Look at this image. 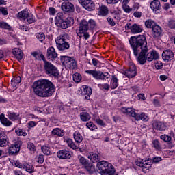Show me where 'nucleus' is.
Returning <instances> with one entry per match:
<instances>
[{
	"instance_id": "obj_48",
	"label": "nucleus",
	"mask_w": 175,
	"mask_h": 175,
	"mask_svg": "<svg viewBox=\"0 0 175 175\" xmlns=\"http://www.w3.org/2000/svg\"><path fill=\"white\" fill-rule=\"evenodd\" d=\"M86 126H87V128L90 129V131H95V129H96V126L95 124H94V123L92 122H87Z\"/></svg>"
},
{
	"instance_id": "obj_63",
	"label": "nucleus",
	"mask_w": 175,
	"mask_h": 175,
	"mask_svg": "<svg viewBox=\"0 0 175 175\" xmlns=\"http://www.w3.org/2000/svg\"><path fill=\"white\" fill-rule=\"evenodd\" d=\"M161 161H162V158H161L160 157H154L152 159L154 163H158V162H161Z\"/></svg>"
},
{
	"instance_id": "obj_36",
	"label": "nucleus",
	"mask_w": 175,
	"mask_h": 175,
	"mask_svg": "<svg viewBox=\"0 0 175 175\" xmlns=\"http://www.w3.org/2000/svg\"><path fill=\"white\" fill-rule=\"evenodd\" d=\"M66 143H67L68 147H70L72 150H79V146H76V144H75V142H73V140H72V139H68L66 140Z\"/></svg>"
},
{
	"instance_id": "obj_55",
	"label": "nucleus",
	"mask_w": 175,
	"mask_h": 175,
	"mask_svg": "<svg viewBox=\"0 0 175 175\" xmlns=\"http://www.w3.org/2000/svg\"><path fill=\"white\" fill-rule=\"evenodd\" d=\"M94 121L98 124V125H100V126H105V125L103 120L99 118H94Z\"/></svg>"
},
{
	"instance_id": "obj_15",
	"label": "nucleus",
	"mask_w": 175,
	"mask_h": 175,
	"mask_svg": "<svg viewBox=\"0 0 175 175\" xmlns=\"http://www.w3.org/2000/svg\"><path fill=\"white\" fill-rule=\"evenodd\" d=\"M57 156L59 159H70L72 158V152L63 149L57 152Z\"/></svg>"
},
{
	"instance_id": "obj_11",
	"label": "nucleus",
	"mask_w": 175,
	"mask_h": 175,
	"mask_svg": "<svg viewBox=\"0 0 175 175\" xmlns=\"http://www.w3.org/2000/svg\"><path fill=\"white\" fill-rule=\"evenodd\" d=\"M137 166L142 167L144 173H148L151 169V160L138 159L135 161Z\"/></svg>"
},
{
	"instance_id": "obj_32",
	"label": "nucleus",
	"mask_w": 175,
	"mask_h": 175,
	"mask_svg": "<svg viewBox=\"0 0 175 175\" xmlns=\"http://www.w3.org/2000/svg\"><path fill=\"white\" fill-rule=\"evenodd\" d=\"M160 139L166 143H169L170 147H173V142H172V137L168 135H162L160 136Z\"/></svg>"
},
{
	"instance_id": "obj_49",
	"label": "nucleus",
	"mask_w": 175,
	"mask_h": 175,
	"mask_svg": "<svg viewBox=\"0 0 175 175\" xmlns=\"http://www.w3.org/2000/svg\"><path fill=\"white\" fill-rule=\"evenodd\" d=\"M15 132L18 136H27V132L21 129H16Z\"/></svg>"
},
{
	"instance_id": "obj_2",
	"label": "nucleus",
	"mask_w": 175,
	"mask_h": 175,
	"mask_svg": "<svg viewBox=\"0 0 175 175\" xmlns=\"http://www.w3.org/2000/svg\"><path fill=\"white\" fill-rule=\"evenodd\" d=\"M33 92L40 98H50L55 92V85L49 79H40L32 85Z\"/></svg>"
},
{
	"instance_id": "obj_64",
	"label": "nucleus",
	"mask_w": 175,
	"mask_h": 175,
	"mask_svg": "<svg viewBox=\"0 0 175 175\" xmlns=\"http://www.w3.org/2000/svg\"><path fill=\"white\" fill-rule=\"evenodd\" d=\"M153 105L156 106V107H159V106H161V102H159L158 99H154Z\"/></svg>"
},
{
	"instance_id": "obj_21",
	"label": "nucleus",
	"mask_w": 175,
	"mask_h": 175,
	"mask_svg": "<svg viewBox=\"0 0 175 175\" xmlns=\"http://www.w3.org/2000/svg\"><path fill=\"white\" fill-rule=\"evenodd\" d=\"M146 61L151 62V61H155L159 58V55L157 51H152L146 54Z\"/></svg>"
},
{
	"instance_id": "obj_5",
	"label": "nucleus",
	"mask_w": 175,
	"mask_h": 175,
	"mask_svg": "<svg viewBox=\"0 0 175 175\" xmlns=\"http://www.w3.org/2000/svg\"><path fill=\"white\" fill-rule=\"evenodd\" d=\"M98 172L101 175H113L116 173L114 166L107 161H101L97 163Z\"/></svg>"
},
{
	"instance_id": "obj_19",
	"label": "nucleus",
	"mask_w": 175,
	"mask_h": 175,
	"mask_svg": "<svg viewBox=\"0 0 175 175\" xmlns=\"http://www.w3.org/2000/svg\"><path fill=\"white\" fill-rule=\"evenodd\" d=\"M152 35L154 39H158L162 36V27L161 26L156 25L152 29Z\"/></svg>"
},
{
	"instance_id": "obj_47",
	"label": "nucleus",
	"mask_w": 175,
	"mask_h": 175,
	"mask_svg": "<svg viewBox=\"0 0 175 175\" xmlns=\"http://www.w3.org/2000/svg\"><path fill=\"white\" fill-rule=\"evenodd\" d=\"M8 118L11 120V121H16V120H18V115L16 113H9Z\"/></svg>"
},
{
	"instance_id": "obj_34",
	"label": "nucleus",
	"mask_w": 175,
	"mask_h": 175,
	"mask_svg": "<svg viewBox=\"0 0 175 175\" xmlns=\"http://www.w3.org/2000/svg\"><path fill=\"white\" fill-rule=\"evenodd\" d=\"M73 136L76 143H81L83 142V136L79 132L75 131Z\"/></svg>"
},
{
	"instance_id": "obj_62",
	"label": "nucleus",
	"mask_w": 175,
	"mask_h": 175,
	"mask_svg": "<svg viewBox=\"0 0 175 175\" xmlns=\"http://www.w3.org/2000/svg\"><path fill=\"white\" fill-rule=\"evenodd\" d=\"M49 12H50V14H51L52 16H54L55 14V13H57V10H55V8H54L53 7H50Z\"/></svg>"
},
{
	"instance_id": "obj_16",
	"label": "nucleus",
	"mask_w": 175,
	"mask_h": 175,
	"mask_svg": "<svg viewBox=\"0 0 175 175\" xmlns=\"http://www.w3.org/2000/svg\"><path fill=\"white\" fill-rule=\"evenodd\" d=\"M137 72L136 71V66H135V64H131L129 69L126 70L123 72V75L124 76H126V77H135L136 76Z\"/></svg>"
},
{
	"instance_id": "obj_3",
	"label": "nucleus",
	"mask_w": 175,
	"mask_h": 175,
	"mask_svg": "<svg viewBox=\"0 0 175 175\" xmlns=\"http://www.w3.org/2000/svg\"><path fill=\"white\" fill-rule=\"evenodd\" d=\"M95 27H96V23L94 19H90L88 21L83 19L79 23L77 33L79 38H84L87 40L90 38V34L87 31L94 29Z\"/></svg>"
},
{
	"instance_id": "obj_4",
	"label": "nucleus",
	"mask_w": 175,
	"mask_h": 175,
	"mask_svg": "<svg viewBox=\"0 0 175 175\" xmlns=\"http://www.w3.org/2000/svg\"><path fill=\"white\" fill-rule=\"evenodd\" d=\"M55 24L59 28L66 29L75 24V19L72 17H68L64 20L62 13H58L55 17Z\"/></svg>"
},
{
	"instance_id": "obj_26",
	"label": "nucleus",
	"mask_w": 175,
	"mask_h": 175,
	"mask_svg": "<svg viewBox=\"0 0 175 175\" xmlns=\"http://www.w3.org/2000/svg\"><path fill=\"white\" fill-rule=\"evenodd\" d=\"M23 170H25V172H27V173L32 174L33 172H35V167L32 164H31V163L24 162Z\"/></svg>"
},
{
	"instance_id": "obj_12",
	"label": "nucleus",
	"mask_w": 175,
	"mask_h": 175,
	"mask_svg": "<svg viewBox=\"0 0 175 175\" xmlns=\"http://www.w3.org/2000/svg\"><path fill=\"white\" fill-rule=\"evenodd\" d=\"M79 94L84 96V99L90 100L91 94H92V89L88 85H83L79 90Z\"/></svg>"
},
{
	"instance_id": "obj_46",
	"label": "nucleus",
	"mask_w": 175,
	"mask_h": 175,
	"mask_svg": "<svg viewBox=\"0 0 175 175\" xmlns=\"http://www.w3.org/2000/svg\"><path fill=\"white\" fill-rule=\"evenodd\" d=\"M36 38L40 41L43 42L46 39V35L43 33H37L36 34Z\"/></svg>"
},
{
	"instance_id": "obj_53",
	"label": "nucleus",
	"mask_w": 175,
	"mask_h": 175,
	"mask_svg": "<svg viewBox=\"0 0 175 175\" xmlns=\"http://www.w3.org/2000/svg\"><path fill=\"white\" fill-rule=\"evenodd\" d=\"M0 27L1 28H4V29H8V31H10V25H9V24L5 22L3 23L0 22Z\"/></svg>"
},
{
	"instance_id": "obj_59",
	"label": "nucleus",
	"mask_w": 175,
	"mask_h": 175,
	"mask_svg": "<svg viewBox=\"0 0 175 175\" xmlns=\"http://www.w3.org/2000/svg\"><path fill=\"white\" fill-rule=\"evenodd\" d=\"M107 21L109 23V25H111V27H114V25H116V22L110 16L107 18Z\"/></svg>"
},
{
	"instance_id": "obj_52",
	"label": "nucleus",
	"mask_w": 175,
	"mask_h": 175,
	"mask_svg": "<svg viewBox=\"0 0 175 175\" xmlns=\"http://www.w3.org/2000/svg\"><path fill=\"white\" fill-rule=\"evenodd\" d=\"M14 166H16V167H18V169H23L24 168V162L23 163H21L20 161H14Z\"/></svg>"
},
{
	"instance_id": "obj_23",
	"label": "nucleus",
	"mask_w": 175,
	"mask_h": 175,
	"mask_svg": "<svg viewBox=\"0 0 175 175\" xmlns=\"http://www.w3.org/2000/svg\"><path fill=\"white\" fill-rule=\"evenodd\" d=\"M150 8L153 12H158V10H161L162 9L159 0L152 1L150 3Z\"/></svg>"
},
{
	"instance_id": "obj_25",
	"label": "nucleus",
	"mask_w": 175,
	"mask_h": 175,
	"mask_svg": "<svg viewBox=\"0 0 175 175\" xmlns=\"http://www.w3.org/2000/svg\"><path fill=\"white\" fill-rule=\"evenodd\" d=\"M88 159H90V161L93 163H96V162H98V161L100 160V157H99V155H98V154H96L94 152H91L88 153Z\"/></svg>"
},
{
	"instance_id": "obj_10",
	"label": "nucleus",
	"mask_w": 175,
	"mask_h": 175,
	"mask_svg": "<svg viewBox=\"0 0 175 175\" xmlns=\"http://www.w3.org/2000/svg\"><path fill=\"white\" fill-rule=\"evenodd\" d=\"M62 61V64L68 68V69H76L77 68V62L75 59V58L69 57V56H61L60 58Z\"/></svg>"
},
{
	"instance_id": "obj_7",
	"label": "nucleus",
	"mask_w": 175,
	"mask_h": 175,
	"mask_svg": "<svg viewBox=\"0 0 175 175\" xmlns=\"http://www.w3.org/2000/svg\"><path fill=\"white\" fill-rule=\"evenodd\" d=\"M69 40V35L68 33H64L59 36L55 40L56 46L60 51H64L65 50H69L70 44L68 42Z\"/></svg>"
},
{
	"instance_id": "obj_17",
	"label": "nucleus",
	"mask_w": 175,
	"mask_h": 175,
	"mask_svg": "<svg viewBox=\"0 0 175 175\" xmlns=\"http://www.w3.org/2000/svg\"><path fill=\"white\" fill-rule=\"evenodd\" d=\"M162 58L165 62H169L174 58V53L170 49L164 51L162 53Z\"/></svg>"
},
{
	"instance_id": "obj_51",
	"label": "nucleus",
	"mask_w": 175,
	"mask_h": 175,
	"mask_svg": "<svg viewBox=\"0 0 175 175\" xmlns=\"http://www.w3.org/2000/svg\"><path fill=\"white\" fill-rule=\"evenodd\" d=\"M3 14V16H8L9 14V11H8V8L4 7H0V14Z\"/></svg>"
},
{
	"instance_id": "obj_39",
	"label": "nucleus",
	"mask_w": 175,
	"mask_h": 175,
	"mask_svg": "<svg viewBox=\"0 0 175 175\" xmlns=\"http://www.w3.org/2000/svg\"><path fill=\"white\" fill-rule=\"evenodd\" d=\"M155 25H157V24H155V21L151 19L147 20L145 22V26L146 27V28H152V29L154 27H155Z\"/></svg>"
},
{
	"instance_id": "obj_27",
	"label": "nucleus",
	"mask_w": 175,
	"mask_h": 175,
	"mask_svg": "<svg viewBox=\"0 0 175 175\" xmlns=\"http://www.w3.org/2000/svg\"><path fill=\"white\" fill-rule=\"evenodd\" d=\"M12 54L14 55V57H16L18 61H21V59H23V51H21L20 49H14L12 51Z\"/></svg>"
},
{
	"instance_id": "obj_60",
	"label": "nucleus",
	"mask_w": 175,
	"mask_h": 175,
	"mask_svg": "<svg viewBox=\"0 0 175 175\" xmlns=\"http://www.w3.org/2000/svg\"><path fill=\"white\" fill-rule=\"evenodd\" d=\"M37 162H38V163H43L44 162V156H43V154H40Z\"/></svg>"
},
{
	"instance_id": "obj_57",
	"label": "nucleus",
	"mask_w": 175,
	"mask_h": 175,
	"mask_svg": "<svg viewBox=\"0 0 175 175\" xmlns=\"http://www.w3.org/2000/svg\"><path fill=\"white\" fill-rule=\"evenodd\" d=\"M19 29H21V31H25V32H28V31H29V27L27 25H20Z\"/></svg>"
},
{
	"instance_id": "obj_45",
	"label": "nucleus",
	"mask_w": 175,
	"mask_h": 175,
	"mask_svg": "<svg viewBox=\"0 0 175 175\" xmlns=\"http://www.w3.org/2000/svg\"><path fill=\"white\" fill-rule=\"evenodd\" d=\"M73 81L75 83H80L81 81V75L80 73L76 72L75 74L73 75Z\"/></svg>"
},
{
	"instance_id": "obj_13",
	"label": "nucleus",
	"mask_w": 175,
	"mask_h": 175,
	"mask_svg": "<svg viewBox=\"0 0 175 175\" xmlns=\"http://www.w3.org/2000/svg\"><path fill=\"white\" fill-rule=\"evenodd\" d=\"M79 3L82 5L83 8H84L86 10L89 12H92V10H95V3L92 0H78Z\"/></svg>"
},
{
	"instance_id": "obj_18",
	"label": "nucleus",
	"mask_w": 175,
	"mask_h": 175,
	"mask_svg": "<svg viewBox=\"0 0 175 175\" xmlns=\"http://www.w3.org/2000/svg\"><path fill=\"white\" fill-rule=\"evenodd\" d=\"M152 127L156 131H166L167 126L163 122L154 120L152 123Z\"/></svg>"
},
{
	"instance_id": "obj_24",
	"label": "nucleus",
	"mask_w": 175,
	"mask_h": 175,
	"mask_svg": "<svg viewBox=\"0 0 175 175\" xmlns=\"http://www.w3.org/2000/svg\"><path fill=\"white\" fill-rule=\"evenodd\" d=\"M83 168L85 170V172L89 174H94V173L96 172L95 165H94V164L90 161L85 165H84Z\"/></svg>"
},
{
	"instance_id": "obj_61",
	"label": "nucleus",
	"mask_w": 175,
	"mask_h": 175,
	"mask_svg": "<svg viewBox=\"0 0 175 175\" xmlns=\"http://www.w3.org/2000/svg\"><path fill=\"white\" fill-rule=\"evenodd\" d=\"M142 14H143V13H142V12H137V11H135L133 13L134 17H136L137 18H140V17H142Z\"/></svg>"
},
{
	"instance_id": "obj_33",
	"label": "nucleus",
	"mask_w": 175,
	"mask_h": 175,
	"mask_svg": "<svg viewBox=\"0 0 175 175\" xmlns=\"http://www.w3.org/2000/svg\"><path fill=\"white\" fill-rule=\"evenodd\" d=\"M117 87H118V79L116 75H113L111 80V90H116Z\"/></svg>"
},
{
	"instance_id": "obj_58",
	"label": "nucleus",
	"mask_w": 175,
	"mask_h": 175,
	"mask_svg": "<svg viewBox=\"0 0 175 175\" xmlns=\"http://www.w3.org/2000/svg\"><path fill=\"white\" fill-rule=\"evenodd\" d=\"M27 148L29 150V151H35L36 150L35 144H33V143H31V142L28 143Z\"/></svg>"
},
{
	"instance_id": "obj_22",
	"label": "nucleus",
	"mask_w": 175,
	"mask_h": 175,
	"mask_svg": "<svg viewBox=\"0 0 175 175\" xmlns=\"http://www.w3.org/2000/svg\"><path fill=\"white\" fill-rule=\"evenodd\" d=\"M62 10L63 12H73L75 6L71 3L66 1L62 3Z\"/></svg>"
},
{
	"instance_id": "obj_43",
	"label": "nucleus",
	"mask_w": 175,
	"mask_h": 175,
	"mask_svg": "<svg viewBox=\"0 0 175 175\" xmlns=\"http://www.w3.org/2000/svg\"><path fill=\"white\" fill-rule=\"evenodd\" d=\"M20 83H21V78L20 77H17L12 80L11 84L13 87H16L18 84H20Z\"/></svg>"
},
{
	"instance_id": "obj_41",
	"label": "nucleus",
	"mask_w": 175,
	"mask_h": 175,
	"mask_svg": "<svg viewBox=\"0 0 175 175\" xmlns=\"http://www.w3.org/2000/svg\"><path fill=\"white\" fill-rule=\"evenodd\" d=\"M152 143V146L154 147V148H155V150H162V146H161L159 140L154 139Z\"/></svg>"
},
{
	"instance_id": "obj_28",
	"label": "nucleus",
	"mask_w": 175,
	"mask_h": 175,
	"mask_svg": "<svg viewBox=\"0 0 175 175\" xmlns=\"http://www.w3.org/2000/svg\"><path fill=\"white\" fill-rule=\"evenodd\" d=\"M141 32H143V27L136 23L132 25V27H131L132 33H140Z\"/></svg>"
},
{
	"instance_id": "obj_6",
	"label": "nucleus",
	"mask_w": 175,
	"mask_h": 175,
	"mask_svg": "<svg viewBox=\"0 0 175 175\" xmlns=\"http://www.w3.org/2000/svg\"><path fill=\"white\" fill-rule=\"evenodd\" d=\"M120 111L123 114H126L127 116H130L131 117H133L136 121H144V122H147L148 121V116L146 115V113H137L135 111V109L132 107H122Z\"/></svg>"
},
{
	"instance_id": "obj_30",
	"label": "nucleus",
	"mask_w": 175,
	"mask_h": 175,
	"mask_svg": "<svg viewBox=\"0 0 175 175\" xmlns=\"http://www.w3.org/2000/svg\"><path fill=\"white\" fill-rule=\"evenodd\" d=\"M0 121L4 126H10L12 125V122L9 120L6 117H5V114L1 113V117L0 118Z\"/></svg>"
},
{
	"instance_id": "obj_20",
	"label": "nucleus",
	"mask_w": 175,
	"mask_h": 175,
	"mask_svg": "<svg viewBox=\"0 0 175 175\" xmlns=\"http://www.w3.org/2000/svg\"><path fill=\"white\" fill-rule=\"evenodd\" d=\"M57 57L58 53H57V52L55 51V49H54V47L51 46L47 49V59H50L51 61H52V59H55V58H57Z\"/></svg>"
},
{
	"instance_id": "obj_40",
	"label": "nucleus",
	"mask_w": 175,
	"mask_h": 175,
	"mask_svg": "<svg viewBox=\"0 0 175 175\" xmlns=\"http://www.w3.org/2000/svg\"><path fill=\"white\" fill-rule=\"evenodd\" d=\"M52 135L55 136H64V131L60 129L56 128L52 131Z\"/></svg>"
},
{
	"instance_id": "obj_54",
	"label": "nucleus",
	"mask_w": 175,
	"mask_h": 175,
	"mask_svg": "<svg viewBox=\"0 0 175 175\" xmlns=\"http://www.w3.org/2000/svg\"><path fill=\"white\" fill-rule=\"evenodd\" d=\"M140 8V4L139 3H135L131 8L132 12H137Z\"/></svg>"
},
{
	"instance_id": "obj_14",
	"label": "nucleus",
	"mask_w": 175,
	"mask_h": 175,
	"mask_svg": "<svg viewBox=\"0 0 175 175\" xmlns=\"http://www.w3.org/2000/svg\"><path fill=\"white\" fill-rule=\"evenodd\" d=\"M21 144H23L21 141H17L14 144H12L8 150L10 155H17V153L20 152V147H21Z\"/></svg>"
},
{
	"instance_id": "obj_9",
	"label": "nucleus",
	"mask_w": 175,
	"mask_h": 175,
	"mask_svg": "<svg viewBox=\"0 0 175 175\" xmlns=\"http://www.w3.org/2000/svg\"><path fill=\"white\" fill-rule=\"evenodd\" d=\"M85 73L90 75L96 80H106L110 77V75L107 72H102L100 70H88Z\"/></svg>"
},
{
	"instance_id": "obj_1",
	"label": "nucleus",
	"mask_w": 175,
	"mask_h": 175,
	"mask_svg": "<svg viewBox=\"0 0 175 175\" xmlns=\"http://www.w3.org/2000/svg\"><path fill=\"white\" fill-rule=\"evenodd\" d=\"M130 46L135 57L140 65H144L147 62L146 54L148 53L147 38L144 36H131L129 40Z\"/></svg>"
},
{
	"instance_id": "obj_38",
	"label": "nucleus",
	"mask_w": 175,
	"mask_h": 175,
	"mask_svg": "<svg viewBox=\"0 0 175 175\" xmlns=\"http://www.w3.org/2000/svg\"><path fill=\"white\" fill-rule=\"evenodd\" d=\"M41 150L44 155H51V148L47 146H42Z\"/></svg>"
},
{
	"instance_id": "obj_44",
	"label": "nucleus",
	"mask_w": 175,
	"mask_h": 175,
	"mask_svg": "<svg viewBox=\"0 0 175 175\" xmlns=\"http://www.w3.org/2000/svg\"><path fill=\"white\" fill-rule=\"evenodd\" d=\"M26 19L29 24H33V23H35V21H36V19L35 18L33 15L31 14H29V15H27V17L26 18Z\"/></svg>"
},
{
	"instance_id": "obj_31",
	"label": "nucleus",
	"mask_w": 175,
	"mask_h": 175,
	"mask_svg": "<svg viewBox=\"0 0 175 175\" xmlns=\"http://www.w3.org/2000/svg\"><path fill=\"white\" fill-rule=\"evenodd\" d=\"M29 14V12L27 10H24L23 11L19 12L17 14V17L18 18H22V20H27V18L28 17Z\"/></svg>"
},
{
	"instance_id": "obj_56",
	"label": "nucleus",
	"mask_w": 175,
	"mask_h": 175,
	"mask_svg": "<svg viewBox=\"0 0 175 175\" xmlns=\"http://www.w3.org/2000/svg\"><path fill=\"white\" fill-rule=\"evenodd\" d=\"M167 25H168L169 28H170L171 29H175V21L170 20L168 22Z\"/></svg>"
},
{
	"instance_id": "obj_8",
	"label": "nucleus",
	"mask_w": 175,
	"mask_h": 175,
	"mask_svg": "<svg viewBox=\"0 0 175 175\" xmlns=\"http://www.w3.org/2000/svg\"><path fill=\"white\" fill-rule=\"evenodd\" d=\"M44 69L45 70L46 75H48L49 77L57 79L61 77V75H59V71L58 70L57 66L50 63V62H45V64H44Z\"/></svg>"
},
{
	"instance_id": "obj_35",
	"label": "nucleus",
	"mask_w": 175,
	"mask_h": 175,
	"mask_svg": "<svg viewBox=\"0 0 175 175\" xmlns=\"http://www.w3.org/2000/svg\"><path fill=\"white\" fill-rule=\"evenodd\" d=\"M99 14L103 16H107V14H109V9L105 5L101 6L100 8Z\"/></svg>"
},
{
	"instance_id": "obj_42",
	"label": "nucleus",
	"mask_w": 175,
	"mask_h": 175,
	"mask_svg": "<svg viewBox=\"0 0 175 175\" xmlns=\"http://www.w3.org/2000/svg\"><path fill=\"white\" fill-rule=\"evenodd\" d=\"M78 158L79 159V163L82 165L83 167L90 162V161L87 160L84 157L78 156Z\"/></svg>"
},
{
	"instance_id": "obj_50",
	"label": "nucleus",
	"mask_w": 175,
	"mask_h": 175,
	"mask_svg": "<svg viewBox=\"0 0 175 175\" xmlns=\"http://www.w3.org/2000/svg\"><path fill=\"white\" fill-rule=\"evenodd\" d=\"M122 8L125 12V13H131L132 12V8L127 5H122Z\"/></svg>"
},
{
	"instance_id": "obj_29",
	"label": "nucleus",
	"mask_w": 175,
	"mask_h": 175,
	"mask_svg": "<svg viewBox=\"0 0 175 175\" xmlns=\"http://www.w3.org/2000/svg\"><path fill=\"white\" fill-rule=\"evenodd\" d=\"M80 118L83 122H87L91 120V116L86 111H83L80 113Z\"/></svg>"
},
{
	"instance_id": "obj_37",
	"label": "nucleus",
	"mask_w": 175,
	"mask_h": 175,
	"mask_svg": "<svg viewBox=\"0 0 175 175\" xmlns=\"http://www.w3.org/2000/svg\"><path fill=\"white\" fill-rule=\"evenodd\" d=\"M8 143L9 138L8 137L3 135V137L0 138V147H5Z\"/></svg>"
}]
</instances>
